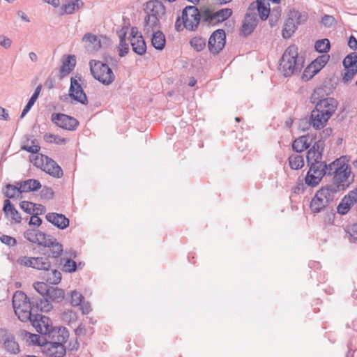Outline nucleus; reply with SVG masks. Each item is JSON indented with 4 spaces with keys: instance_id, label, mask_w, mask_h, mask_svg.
Instances as JSON below:
<instances>
[{
    "instance_id": "nucleus-1",
    "label": "nucleus",
    "mask_w": 357,
    "mask_h": 357,
    "mask_svg": "<svg viewBox=\"0 0 357 357\" xmlns=\"http://www.w3.org/2000/svg\"><path fill=\"white\" fill-rule=\"evenodd\" d=\"M13 306L15 314L23 322L31 319L35 311L47 312L52 308V304H50L47 299L46 301L40 299V303L35 297L29 300L22 291H16L14 294Z\"/></svg>"
},
{
    "instance_id": "nucleus-2",
    "label": "nucleus",
    "mask_w": 357,
    "mask_h": 357,
    "mask_svg": "<svg viewBox=\"0 0 357 357\" xmlns=\"http://www.w3.org/2000/svg\"><path fill=\"white\" fill-rule=\"evenodd\" d=\"M144 32L151 33L167 19V8L161 0H149L143 6Z\"/></svg>"
},
{
    "instance_id": "nucleus-3",
    "label": "nucleus",
    "mask_w": 357,
    "mask_h": 357,
    "mask_svg": "<svg viewBox=\"0 0 357 357\" xmlns=\"http://www.w3.org/2000/svg\"><path fill=\"white\" fill-rule=\"evenodd\" d=\"M351 167L340 159H336L328 165V175H333V183L326 186L328 188L333 187L335 195L340 190L347 188L354 181L351 175Z\"/></svg>"
},
{
    "instance_id": "nucleus-4",
    "label": "nucleus",
    "mask_w": 357,
    "mask_h": 357,
    "mask_svg": "<svg viewBox=\"0 0 357 357\" xmlns=\"http://www.w3.org/2000/svg\"><path fill=\"white\" fill-rule=\"evenodd\" d=\"M304 60L298 56V47L295 45L289 46L280 60L279 71L285 77L298 75L303 68Z\"/></svg>"
},
{
    "instance_id": "nucleus-5",
    "label": "nucleus",
    "mask_w": 357,
    "mask_h": 357,
    "mask_svg": "<svg viewBox=\"0 0 357 357\" xmlns=\"http://www.w3.org/2000/svg\"><path fill=\"white\" fill-rule=\"evenodd\" d=\"M324 92L322 88L316 89L310 97V100L315 105V109L331 117L337 108V102L333 98L325 96Z\"/></svg>"
},
{
    "instance_id": "nucleus-6",
    "label": "nucleus",
    "mask_w": 357,
    "mask_h": 357,
    "mask_svg": "<svg viewBox=\"0 0 357 357\" xmlns=\"http://www.w3.org/2000/svg\"><path fill=\"white\" fill-rule=\"evenodd\" d=\"M56 335L54 341L47 342L43 345L45 352L50 357H63L66 354V347L63 343L67 341L69 337L68 332L65 328H60Z\"/></svg>"
},
{
    "instance_id": "nucleus-7",
    "label": "nucleus",
    "mask_w": 357,
    "mask_h": 357,
    "mask_svg": "<svg viewBox=\"0 0 357 357\" xmlns=\"http://www.w3.org/2000/svg\"><path fill=\"white\" fill-rule=\"evenodd\" d=\"M89 67L93 77L103 84L109 85L114 81L115 75L107 63L91 60L89 62Z\"/></svg>"
},
{
    "instance_id": "nucleus-8",
    "label": "nucleus",
    "mask_w": 357,
    "mask_h": 357,
    "mask_svg": "<svg viewBox=\"0 0 357 357\" xmlns=\"http://www.w3.org/2000/svg\"><path fill=\"white\" fill-rule=\"evenodd\" d=\"M335 188H328L326 185L317 192L312 198L310 208L313 213H319L324 210L335 197Z\"/></svg>"
},
{
    "instance_id": "nucleus-9",
    "label": "nucleus",
    "mask_w": 357,
    "mask_h": 357,
    "mask_svg": "<svg viewBox=\"0 0 357 357\" xmlns=\"http://www.w3.org/2000/svg\"><path fill=\"white\" fill-rule=\"evenodd\" d=\"M29 321L31 322L37 332L47 335L49 338L52 337V339H54L56 337L58 330H55L52 327L49 317L36 313L33 314Z\"/></svg>"
},
{
    "instance_id": "nucleus-10",
    "label": "nucleus",
    "mask_w": 357,
    "mask_h": 357,
    "mask_svg": "<svg viewBox=\"0 0 357 357\" xmlns=\"http://www.w3.org/2000/svg\"><path fill=\"white\" fill-rule=\"evenodd\" d=\"M183 26L189 31H195L202 20V13L195 6H188L182 11Z\"/></svg>"
},
{
    "instance_id": "nucleus-11",
    "label": "nucleus",
    "mask_w": 357,
    "mask_h": 357,
    "mask_svg": "<svg viewBox=\"0 0 357 357\" xmlns=\"http://www.w3.org/2000/svg\"><path fill=\"white\" fill-rule=\"evenodd\" d=\"M232 15L230 8H222L218 11H213L207 8L202 11V20L207 24L215 25L227 20Z\"/></svg>"
},
{
    "instance_id": "nucleus-12",
    "label": "nucleus",
    "mask_w": 357,
    "mask_h": 357,
    "mask_svg": "<svg viewBox=\"0 0 357 357\" xmlns=\"http://www.w3.org/2000/svg\"><path fill=\"white\" fill-rule=\"evenodd\" d=\"M51 120L57 126L67 130H75L79 126V121L76 119L64 114L54 113Z\"/></svg>"
},
{
    "instance_id": "nucleus-13",
    "label": "nucleus",
    "mask_w": 357,
    "mask_h": 357,
    "mask_svg": "<svg viewBox=\"0 0 357 357\" xmlns=\"http://www.w3.org/2000/svg\"><path fill=\"white\" fill-rule=\"evenodd\" d=\"M226 35L223 29L215 31L209 38L208 49L213 54L219 53L225 45Z\"/></svg>"
},
{
    "instance_id": "nucleus-14",
    "label": "nucleus",
    "mask_w": 357,
    "mask_h": 357,
    "mask_svg": "<svg viewBox=\"0 0 357 357\" xmlns=\"http://www.w3.org/2000/svg\"><path fill=\"white\" fill-rule=\"evenodd\" d=\"M328 55H322L316 59L310 65H309L303 73L302 79L307 81L311 79L317 72H319L328 61Z\"/></svg>"
},
{
    "instance_id": "nucleus-15",
    "label": "nucleus",
    "mask_w": 357,
    "mask_h": 357,
    "mask_svg": "<svg viewBox=\"0 0 357 357\" xmlns=\"http://www.w3.org/2000/svg\"><path fill=\"white\" fill-rule=\"evenodd\" d=\"M68 96L75 101L84 105H87L89 103L87 96L84 93L81 84L75 77L70 78V86Z\"/></svg>"
},
{
    "instance_id": "nucleus-16",
    "label": "nucleus",
    "mask_w": 357,
    "mask_h": 357,
    "mask_svg": "<svg viewBox=\"0 0 357 357\" xmlns=\"http://www.w3.org/2000/svg\"><path fill=\"white\" fill-rule=\"evenodd\" d=\"M45 248L44 254L49 253L52 258H58L63 253V245L55 238L47 236L42 245Z\"/></svg>"
},
{
    "instance_id": "nucleus-17",
    "label": "nucleus",
    "mask_w": 357,
    "mask_h": 357,
    "mask_svg": "<svg viewBox=\"0 0 357 357\" xmlns=\"http://www.w3.org/2000/svg\"><path fill=\"white\" fill-rule=\"evenodd\" d=\"M357 202V188L350 191L341 200L337 207V211L340 215H346L351 208Z\"/></svg>"
},
{
    "instance_id": "nucleus-18",
    "label": "nucleus",
    "mask_w": 357,
    "mask_h": 357,
    "mask_svg": "<svg viewBox=\"0 0 357 357\" xmlns=\"http://www.w3.org/2000/svg\"><path fill=\"white\" fill-rule=\"evenodd\" d=\"M324 140L319 139L316 142L312 147L308 150L306 155L307 165L310 163L321 162L322 153L324 149Z\"/></svg>"
},
{
    "instance_id": "nucleus-19",
    "label": "nucleus",
    "mask_w": 357,
    "mask_h": 357,
    "mask_svg": "<svg viewBox=\"0 0 357 357\" xmlns=\"http://www.w3.org/2000/svg\"><path fill=\"white\" fill-rule=\"evenodd\" d=\"M257 23V14L248 10L242 24L241 32L243 35L246 36L251 34L256 28Z\"/></svg>"
},
{
    "instance_id": "nucleus-20",
    "label": "nucleus",
    "mask_w": 357,
    "mask_h": 357,
    "mask_svg": "<svg viewBox=\"0 0 357 357\" xmlns=\"http://www.w3.org/2000/svg\"><path fill=\"white\" fill-rule=\"evenodd\" d=\"M82 43L84 48L91 52H97L102 47L100 38L91 33L84 34L82 38Z\"/></svg>"
},
{
    "instance_id": "nucleus-21",
    "label": "nucleus",
    "mask_w": 357,
    "mask_h": 357,
    "mask_svg": "<svg viewBox=\"0 0 357 357\" xmlns=\"http://www.w3.org/2000/svg\"><path fill=\"white\" fill-rule=\"evenodd\" d=\"M330 118L314 109L311 112L309 124L315 130H321L325 127Z\"/></svg>"
},
{
    "instance_id": "nucleus-22",
    "label": "nucleus",
    "mask_w": 357,
    "mask_h": 357,
    "mask_svg": "<svg viewBox=\"0 0 357 357\" xmlns=\"http://www.w3.org/2000/svg\"><path fill=\"white\" fill-rule=\"evenodd\" d=\"M248 10L252 12H255L257 10L259 17L261 20H266L270 15V8L268 0H257L252 2Z\"/></svg>"
},
{
    "instance_id": "nucleus-23",
    "label": "nucleus",
    "mask_w": 357,
    "mask_h": 357,
    "mask_svg": "<svg viewBox=\"0 0 357 357\" xmlns=\"http://www.w3.org/2000/svg\"><path fill=\"white\" fill-rule=\"evenodd\" d=\"M46 220L61 229H64L69 225V220L64 215L57 213H49L45 216Z\"/></svg>"
},
{
    "instance_id": "nucleus-24",
    "label": "nucleus",
    "mask_w": 357,
    "mask_h": 357,
    "mask_svg": "<svg viewBox=\"0 0 357 357\" xmlns=\"http://www.w3.org/2000/svg\"><path fill=\"white\" fill-rule=\"evenodd\" d=\"M43 170L54 178H59L63 175V172L61 167L50 158H49V160H47L46 163H45Z\"/></svg>"
},
{
    "instance_id": "nucleus-25",
    "label": "nucleus",
    "mask_w": 357,
    "mask_h": 357,
    "mask_svg": "<svg viewBox=\"0 0 357 357\" xmlns=\"http://www.w3.org/2000/svg\"><path fill=\"white\" fill-rule=\"evenodd\" d=\"M61 273L55 268H47L42 273V278L46 281L47 283L51 284H57L61 280Z\"/></svg>"
},
{
    "instance_id": "nucleus-26",
    "label": "nucleus",
    "mask_w": 357,
    "mask_h": 357,
    "mask_svg": "<svg viewBox=\"0 0 357 357\" xmlns=\"http://www.w3.org/2000/svg\"><path fill=\"white\" fill-rule=\"evenodd\" d=\"M24 236L27 241L42 245L47 236L44 232L33 229L25 231Z\"/></svg>"
},
{
    "instance_id": "nucleus-27",
    "label": "nucleus",
    "mask_w": 357,
    "mask_h": 357,
    "mask_svg": "<svg viewBox=\"0 0 357 357\" xmlns=\"http://www.w3.org/2000/svg\"><path fill=\"white\" fill-rule=\"evenodd\" d=\"M3 211L7 218H10L16 223H20L22 218L9 199L4 200Z\"/></svg>"
},
{
    "instance_id": "nucleus-28",
    "label": "nucleus",
    "mask_w": 357,
    "mask_h": 357,
    "mask_svg": "<svg viewBox=\"0 0 357 357\" xmlns=\"http://www.w3.org/2000/svg\"><path fill=\"white\" fill-rule=\"evenodd\" d=\"M148 35L149 33H146ZM151 35V44L154 48L158 50H162L165 46L166 39L165 34L158 29L152 31Z\"/></svg>"
},
{
    "instance_id": "nucleus-29",
    "label": "nucleus",
    "mask_w": 357,
    "mask_h": 357,
    "mask_svg": "<svg viewBox=\"0 0 357 357\" xmlns=\"http://www.w3.org/2000/svg\"><path fill=\"white\" fill-rule=\"evenodd\" d=\"M76 65V58L74 55L66 56L62 62V66L60 68V74L61 77H65L73 70Z\"/></svg>"
},
{
    "instance_id": "nucleus-30",
    "label": "nucleus",
    "mask_w": 357,
    "mask_h": 357,
    "mask_svg": "<svg viewBox=\"0 0 357 357\" xmlns=\"http://www.w3.org/2000/svg\"><path fill=\"white\" fill-rule=\"evenodd\" d=\"M64 296L65 294L63 289L58 287H50L44 301L47 299L50 304H51V301L60 303L63 300Z\"/></svg>"
},
{
    "instance_id": "nucleus-31",
    "label": "nucleus",
    "mask_w": 357,
    "mask_h": 357,
    "mask_svg": "<svg viewBox=\"0 0 357 357\" xmlns=\"http://www.w3.org/2000/svg\"><path fill=\"white\" fill-rule=\"evenodd\" d=\"M17 185H20V189L22 192L36 191L41 188L40 181L36 179H27L18 182Z\"/></svg>"
},
{
    "instance_id": "nucleus-32",
    "label": "nucleus",
    "mask_w": 357,
    "mask_h": 357,
    "mask_svg": "<svg viewBox=\"0 0 357 357\" xmlns=\"http://www.w3.org/2000/svg\"><path fill=\"white\" fill-rule=\"evenodd\" d=\"M130 45L135 53L142 56L146 52V44L142 36L130 39Z\"/></svg>"
},
{
    "instance_id": "nucleus-33",
    "label": "nucleus",
    "mask_w": 357,
    "mask_h": 357,
    "mask_svg": "<svg viewBox=\"0 0 357 357\" xmlns=\"http://www.w3.org/2000/svg\"><path fill=\"white\" fill-rule=\"evenodd\" d=\"M310 137L303 135L293 142L292 149L294 151L300 153L306 150L310 146Z\"/></svg>"
},
{
    "instance_id": "nucleus-34",
    "label": "nucleus",
    "mask_w": 357,
    "mask_h": 357,
    "mask_svg": "<svg viewBox=\"0 0 357 357\" xmlns=\"http://www.w3.org/2000/svg\"><path fill=\"white\" fill-rule=\"evenodd\" d=\"M310 166L309 171L312 174H314L319 176H321L323 178L324 175H328V165H327L324 162H317L313 163H310L308 165Z\"/></svg>"
},
{
    "instance_id": "nucleus-35",
    "label": "nucleus",
    "mask_w": 357,
    "mask_h": 357,
    "mask_svg": "<svg viewBox=\"0 0 357 357\" xmlns=\"http://www.w3.org/2000/svg\"><path fill=\"white\" fill-rule=\"evenodd\" d=\"M84 2L82 0H74L68 3L63 4L61 7L62 10L61 15L67 14L70 15L74 13L76 10L84 6Z\"/></svg>"
},
{
    "instance_id": "nucleus-36",
    "label": "nucleus",
    "mask_w": 357,
    "mask_h": 357,
    "mask_svg": "<svg viewBox=\"0 0 357 357\" xmlns=\"http://www.w3.org/2000/svg\"><path fill=\"white\" fill-rule=\"evenodd\" d=\"M289 17H291L292 20L297 26L305 23L308 19V13L305 11L300 12L299 10L291 9L288 13Z\"/></svg>"
},
{
    "instance_id": "nucleus-37",
    "label": "nucleus",
    "mask_w": 357,
    "mask_h": 357,
    "mask_svg": "<svg viewBox=\"0 0 357 357\" xmlns=\"http://www.w3.org/2000/svg\"><path fill=\"white\" fill-rule=\"evenodd\" d=\"M3 347L5 349L11 354H17L20 351L18 343L12 335H8L6 337Z\"/></svg>"
},
{
    "instance_id": "nucleus-38",
    "label": "nucleus",
    "mask_w": 357,
    "mask_h": 357,
    "mask_svg": "<svg viewBox=\"0 0 357 357\" xmlns=\"http://www.w3.org/2000/svg\"><path fill=\"white\" fill-rule=\"evenodd\" d=\"M51 267V262L47 257H33V268L45 271Z\"/></svg>"
},
{
    "instance_id": "nucleus-39",
    "label": "nucleus",
    "mask_w": 357,
    "mask_h": 357,
    "mask_svg": "<svg viewBox=\"0 0 357 357\" xmlns=\"http://www.w3.org/2000/svg\"><path fill=\"white\" fill-rule=\"evenodd\" d=\"M298 26L291 17L287 18L282 29V35L284 38H289L297 29Z\"/></svg>"
},
{
    "instance_id": "nucleus-40",
    "label": "nucleus",
    "mask_w": 357,
    "mask_h": 357,
    "mask_svg": "<svg viewBox=\"0 0 357 357\" xmlns=\"http://www.w3.org/2000/svg\"><path fill=\"white\" fill-rule=\"evenodd\" d=\"M22 193V191L20 189V185L17 184L16 185L7 184L6 185V191L4 192L5 196L10 199L18 198L20 194Z\"/></svg>"
},
{
    "instance_id": "nucleus-41",
    "label": "nucleus",
    "mask_w": 357,
    "mask_h": 357,
    "mask_svg": "<svg viewBox=\"0 0 357 357\" xmlns=\"http://www.w3.org/2000/svg\"><path fill=\"white\" fill-rule=\"evenodd\" d=\"M43 139L47 143H54L58 145L66 144L68 142L67 139L52 133L45 134Z\"/></svg>"
},
{
    "instance_id": "nucleus-42",
    "label": "nucleus",
    "mask_w": 357,
    "mask_h": 357,
    "mask_svg": "<svg viewBox=\"0 0 357 357\" xmlns=\"http://www.w3.org/2000/svg\"><path fill=\"white\" fill-rule=\"evenodd\" d=\"M60 264L62 266V271L66 273L75 272L77 269L76 262L71 259L61 258Z\"/></svg>"
},
{
    "instance_id": "nucleus-43",
    "label": "nucleus",
    "mask_w": 357,
    "mask_h": 357,
    "mask_svg": "<svg viewBox=\"0 0 357 357\" xmlns=\"http://www.w3.org/2000/svg\"><path fill=\"white\" fill-rule=\"evenodd\" d=\"M289 165L292 169H299L304 166L303 158L300 155H291L289 158Z\"/></svg>"
},
{
    "instance_id": "nucleus-44",
    "label": "nucleus",
    "mask_w": 357,
    "mask_h": 357,
    "mask_svg": "<svg viewBox=\"0 0 357 357\" xmlns=\"http://www.w3.org/2000/svg\"><path fill=\"white\" fill-rule=\"evenodd\" d=\"M35 290L40 294L42 298H36L40 303V299L45 300L50 287L43 282H37L33 284Z\"/></svg>"
},
{
    "instance_id": "nucleus-45",
    "label": "nucleus",
    "mask_w": 357,
    "mask_h": 357,
    "mask_svg": "<svg viewBox=\"0 0 357 357\" xmlns=\"http://www.w3.org/2000/svg\"><path fill=\"white\" fill-rule=\"evenodd\" d=\"M321 176H319L314 174H312L310 172H307V175L305 178V183L311 187L317 186L320 181H321Z\"/></svg>"
},
{
    "instance_id": "nucleus-46",
    "label": "nucleus",
    "mask_w": 357,
    "mask_h": 357,
    "mask_svg": "<svg viewBox=\"0 0 357 357\" xmlns=\"http://www.w3.org/2000/svg\"><path fill=\"white\" fill-rule=\"evenodd\" d=\"M190 44L196 51L200 52L206 46V40L201 37H195L190 40Z\"/></svg>"
},
{
    "instance_id": "nucleus-47",
    "label": "nucleus",
    "mask_w": 357,
    "mask_h": 357,
    "mask_svg": "<svg viewBox=\"0 0 357 357\" xmlns=\"http://www.w3.org/2000/svg\"><path fill=\"white\" fill-rule=\"evenodd\" d=\"M30 160L36 167H39L43 170L45 163H46L47 160H49V157L43 154H38Z\"/></svg>"
},
{
    "instance_id": "nucleus-48",
    "label": "nucleus",
    "mask_w": 357,
    "mask_h": 357,
    "mask_svg": "<svg viewBox=\"0 0 357 357\" xmlns=\"http://www.w3.org/2000/svg\"><path fill=\"white\" fill-rule=\"evenodd\" d=\"M314 48L319 52H327L330 50V42L326 38L319 40L315 43Z\"/></svg>"
},
{
    "instance_id": "nucleus-49",
    "label": "nucleus",
    "mask_w": 357,
    "mask_h": 357,
    "mask_svg": "<svg viewBox=\"0 0 357 357\" xmlns=\"http://www.w3.org/2000/svg\"><path fill=\"white\" fill-rule=\"evenodd\" d=\"M29 142L28 140L27 144L22 146V149L25 150L31 153H37L40 149V146L38 144H36L37 141L36 139L31 140V145L29 144Z\"/></svg>"
},
{
    "instance_id": "nucleus-50",
    "label": "nucleus",
    "mask_w": 357,
    "mask_h": 357,
    "mask_svg": "<svg viewBox=\"0 0 357 357\" xmlns=\"http://www.w3.org/2000/svg\"><path fill=\"white\" fill-rule=\"evenodd\" d=\"M347 70L342 77V82L344 83H347L350 82L354 77V75L357 73V66L354 68H344Z\"/></svg>"
},
{
    "instance_id": "nucleus-51",
    "label": "nucleus",
    "mask_w": 357,
    "mask_h": 357,
    "mask_svg": "<svg viewBox=\"0 0 357 357\" xmlns=\"http://www.w3.org/2000/svg\"><path fill=\"white\" fill-rule=\"evenodd\" d=\"M84 296L77 291H73L71 292V300L70 303L73 306H79L81 305Z\"/></svg>"
},
{
    "instance_id": "nucleus-52",
    "label": "nucleus",
    "mask_w": 357,
    "mask_h": 357,
    "mask_svg": "<svg viewBox=\"0 0 357 357\" xmlns=\"http://www.w3.org/2000/svg\"><path fill=\"white\" fill-rule=\"evenodd\" d=\"M20 208L28 214L34 213L36 211V208H34L35 204L32 202L22 201L20 202Z\"/></svg>"
},
{
    "instance_id": "nucleus-53",
    "label": "nucleus",
    "mask_w": 357,
    "mask_h": 357,
    "mask_svg": "<svg viewBox=\"0 0 357 357\" xmlns=\"http://www.w3.org/2000/svg\"><path fill=\"white\" fill-rule=\"evenodd\" d=\"M17 263L20 266L33 268V257L27 256L20 257L17 259Z\"/></svg>"
},
{
    "instance_id": "nucleus-54",
    "label": "nucleus",
    "mask_w": 357,
    "mask_h": 357,
    "mask_svg": "<svg viewBox=\"0 0 357 357\" xmlns=\"http://www.w3.org/2000/svg\"><path fill=\"white\" fill-rule=\"evenodd\" d=\"M119 51V55L121 57L125 56L129 52L128 43L126 41H119V44L117 47Z\"/></svg>"
},
{
    "instance_id": "nucleus-55",
    "label": "nucleus",
    "mask_w": 357,
    "mask_h": 357,
    "mask_svg": "<svg viewBox=\"0 0 357 357\" xmlns=\"http://www.w3.org/2000/svg\"><path fill=\"white\" fill-rule=\"evenodd\" d=\"M336 22L335 17L332 15H324L321 18V23L326 27H331Z\"/></svg>"
},
{
    "instance_id": "nucleus-56",
    "label": "nucleus",
    "mask_w": 357,
    "mask_h": 357,
    "mask_svg": "<svg viewBox=\"0 0 357 357\" xmlns=\"http://www.w3.org/2000/svg\"><path fill=\"white\" fill-rule=\"evenodd\" d=\"M54 191L50 187L44 186L40 192L41 197L46 199H52L54 197Z\"/></svg>"
},
{
    "instance_id": "nucleus-57",
    "label": "nucleus",
    "mask_w": 357,
    "mask_h": 357,
    "mask_svg": "<svg viewBox=\"0 0 357 357\" xmlns=\"http://www.w3.org/2000/svg\"><path fill=\"white\" fill-rule=\"evenodd\" d=\"M0 241L10 247L14 246L17 243L16 239L8 235H2L0 237Z\"/></svg>"
},
{
    "instance_id": "nucleus-58",
    "label": "nucleus",
    "mask_w": 357,
    "mask_h": 357,
    "mask_svg": "<svg viewBox=\"0 0 357 357\" xmlns=\"http://www.w3.org/2000/svg\"><path fill=\"white\" fill-rule=\"evenodd\" d=\"M12 45V40L4 35H0V46L5 49H9Z\"/></svg>"
},
{
    "instance_id": "nucleus-59",
    "label": "nucleus",
    "mask_w": 357,
    "mask_h": 357,
    "mask_svg": "<svg viewBox=\"0 0 357 357\" xmlns=\"http://www.w3.org/2000/svg\"><path fill=\"white\" fill-rule=\"evenodd\" d=\"M343 66L344 68H354L357 64L352 60L351 55H347L343 60Z\"/></svg>"
},
{
    "instance_id": "nucleus-60",
    "label": "nucleus",
    "mask_w": 357,
    "mask_h": 357,
    "mask_svg": "<svg viewBox=\"0 0 357 357\" xmlns=\"http://www.w3.org/2000/svg\"><path fill=\"white\" fill-rule=\"evenodd\" d=\"M348 233L351 238H352L354 240H357V224L352 225L348 229Z\"/></svg>"
},
{
    "instance_id": "nucleus-61",
    "label": "nucleus",
    "mask_w": 357,
    "mask_h": 357,
    "mask_svg": "<svg viewBox=\"0 0 357 357\" xmlns=\"http://www.w3.org/2000/svg\"><path fill=\"white\" fill-rule=\"evenodd\" d=\"M34 103L35 102L31 100L30 99L29 100L28 102L26 103V105L22 110L20 118H23L29 112V111L33 107Z\"/></svg>"
},
{
    "instance_id": "nucleus-62",
    "label": "nucleus",
    "mask_w": 357,
    "mask_h": 357,
    "mask_svg": "<svg viewBox=\"0 0 357 357\" xmlns=\"http://www.w3.org/2000/svg\"><path fill=\"white\" fill-rule=\"evenodd\" d=\"M63 319L69 321L75 320L76 319V314L73 311L65 312L62 315Z\"/></svg>"
},
{
    "instance_id": "nucleus-63",
    "label": "nucleus",
    "mask_w": 357,
    "mask_h": 357,
    "mask_svg": "<svg viewBox=\"0 0 357 357\" xmlns=\"http://www.w3.org/2000/svg\"><path fill=\"white\" fill-rule=\"evenodd\" d=\"M41 224L42 220L38 215H33L31 217L29 225L39 227Z\"/></svg>"
},
{
    "instance_id": "nucleus-64",
    "label": "nucleus",
    "mask_w": 357,
    "mask_h": 357,
    "mask_svg": "<svg viewBox=\"0 0 357 357\" xmlns=\"http://www.w3.org/2000/svg\"><path fill=\"white\" fill-rule=\"evenodd\" d=\"M349 47L354 50H357V40L354 36H351L348 41Z\"/></svg>"
}]
</instances>
